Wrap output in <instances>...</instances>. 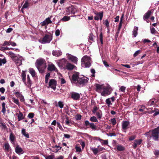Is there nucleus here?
Segmentation results:
<instances>
[{"label": "nucleus", "instance_id": "obj_15", "mask_svg": "<svg viewBox=\"0 0 159 159\" xmlns=\"http://www.w3.org/2000/svg\"><path fill=\"white\" fill-rule=\"evenodd\" d=\"M129 122L127 121H123L122 123V127L123 129L125 130L129 128Z\"/></svg>", "mask_w": 159, "mask_h": 159}, {"label": "nucleus", "instance_id": "obj_29", "mask_svg": "<svg viewBox=\"0 0 159 159\" xmlns=\"http://www.w3.org/2000/svg\"><path fill=\"white\" fill-rule=\"evenodd\" d=\"M29 71L33 77L35 76L36 73L34 70L32 68H30L29 69Z\"/></svg>", "mask_w": 159, "mask_h": 159}, {"label": "nucleus", "instance_id": "obj_45", "mask_svg": "<svg viewBox=\"0 0 159 159\" xmlns=\"http://www.w3.org/2000/svg\"><path fill=\"white\" fill-rule=\"evenodd\" d=\"M91 72L92 74L91 75V77L92 78L95 77V70L94 69H91Z\"/></svg>", "mask_w": 159, "mask_h": 159}, {"label": "nucleus", "instance_id": "obj_64", "mask_svg": "<svg viewBox=\"0 0 159 159\" xmlns=\"http://www.w3.org/2000/svg\"><path fill=\"white\" fill-rule=\"evenodd\" d=\"M156 30L154 28H151V32L152 34H155L156 33Z\"/></svg>", "mask_w": 159, "mask_h": 159}, {"label": "nucleus", "instance_id": "obj_32", "mask_svg": "<svg viewBox=\"0 0 159 159\" xmlns=\"http://www.w3.org/2000/svg\"><path fill=\"white\" fill-rule=\"evenodd\" d=\"M29 7V3L28 2L26 1L25 3L24 4L22 9H21V11L22 12H23V9L25 8H27Z\"/></svg>", "mask_w": 159, "mask_h": 159}, {"label": "nucleus", "instance_id": "obj_38", "mask_svg": "<svg viewBox=\"0 0 159 159\" xmlns=\"http://www.w3.org/2000/svg\"><path fill=\"white\" fill-rule=\"evenodd\" d=\"M70 18L69 16H64L61 19L63 21H66L70 20Z\"/></svg>", "mask_w": 159, "mask_h": 159}, {"label": "nucleus", "instance_id": "obj_60", "mask_svg": "<svg viewBox=\"0 0 159 159\" xmlns=\"http://www.w3.org/2000/svg\"><path fill=\"white\" fill-rule=\"evenodd\" d=\"M34 114L33 113H30L29 114L28 117L30 118H32L34 117Z\"/></svg>", "mask_w": 159, "mask_h": 159}, {"label": "nucleus", "instance_id": "obj_2", "mask_svg": "<svg viewBox=\"0 0 159 159\" xmlns=\"http://www.w3.org/2000/svg\"><path fill=\"white\" fill-rule=\"evenodd\" d=\"M35 65L39 71L41 73L44 72L46 67V61L42 58L38 59L36 61Z\"/></svg>", "mask_w": 159, "mask_h": 159}, {"label": "nucleus", "instance_id": "obj_17", "mask_svg": "<svg viewBox=\"0 0 159 159\" xmlns=\"http://www.w3.org/2000/svg\"><path fill=\"white\" fill-rule=\"evenodd\" d=\"M48 69L50 71H54L56 72L57 71V69L53 64H50L48 65Z\"/></svg>", "mask_w": 159, "mask_h": 159}, {"label": "nucleus", "instance_id": "obj_56", "mask_svg": "<svg viewBox=\"0 0 159 159\" xmlns=\"http://www.w3.org/2000/svg\"><path fill=\"white\" fill-rule=\"evenodd\" d=\"M111 121L113 125H115L116 123V120L115 118H114L112 119H111Z\"/></svg>", "mask_w": 159, "mask_h": 159}, {"label": "nucleus", "instance_id": "obj_55", "mask_svg": "<svg viewBox=\"0 0 159 159\" xmlns=\"http://www.w3.org/2000/svg\"><path fill=\"white\" fill-rule=\"evenodd\" d=\"M122 17L123 16L121 17L120 20V22L119 24V28H118V30H120V29L121 28V26H122Z\"/></svg>", "mask_w": 159, "mask_h": 159}, {"label": "nucleus", "instance_id": "obj_51", "mask_svg": "<svg viewBox=\"0 0 159 159\" xmlns=\"http://www.w3.org/2000/svg\"><path fill=\"white\" fill-rule=\"evenodd\" d=\"M100 40L101 43V44H103V35L102 33L101 32L99 35Z\"/></svg>", "mask_w": 159, "mask_h": 159}, {"label": "nucleus", "instance_id": "obj_35", "mask_svg": "<svg viewBox=\"0 0 159 159\" xmlns=\"http://www.w3.org/2000/svg\"><path fill=\"white\" fill-rule=\"evenodd\" d=\"M90 120L92 122H97L98 120L96 117L95 116H93L91 117L90 118Z\"/></svg>", "mask_w": 159, "mask_h": 159}, {"label": "nucleus", "instance_id": "obj_9", "mask_svg": "<svg viewBox=\"0 0 159 159\" xmlns=\"http://www.w3.org/2000/svg\"><path fill=\"white\" fill-rule=\"evenodd\" d=\"M57 82L55 80L52 79L50 80L49 82V87L55 90L56 89Z\"/></svg>", "mask_w": 159, "mask_h": 159}, {"label": "nucleus", "instance_id": "obj_57", "mask_svg": "<svg viewBox=\"0 0 159 159\" xmlns=\"http://www.w3.org/2000/svg\"><path fill=\"white\" fill-rule=\"evenodd\" d=\"M89 39L93 41V37L94 36L92 34H90L89 36Z\"/></svg>", "mask_w": 159, "mask_h": 159}, {"label": "nucleus", "instance_id": "obj_34", "mask_svg": "<svg viewBox=\"0 0 159 159\" xmlns=\"http://www.w3.org/2000/svg\"><path fill=\"white\" fill-rule=\"evenodd\" d=\"M89 127H90L93 130H96L97 128V127L93 123H90Z\"/></svg>", "mask_w": 159, "mask_h": 159}, {"label": "nucleus", "instance_id": "obj_52", "mask_svg": "<svg viewBox=\"0 0 159 159\" xmlns=\"http://www.w3.org/2000/svg\"><path fill=\"white\" fill-rule=\"evenodd\" d=\"M54 156L53 155H50L48 156L45 157L46 159H54Z\"/></svg>", "mask_w": 159, "mask_h": 159}, {"label": "nucleus", "instance_id": "obj_36", "mask_svg": "<svg viewBox=\"0 0 159 159\" xmlns=\"http://www.w3.org/2000/svg\"><path fill=\"white\" fill-rule=\"evenodd\" d=\"M98 140L100 141V142L102 145L103 144L107 145L108 143L107 140H104L100 139H98Z\"/></svg>", "mask_w": 159, "mask_h": 159}, {"label": "nucleus", "instance_id": "obj_43", "mask_svg": "<svg viewBox=\"0 0 159 159\" xmlns=\"http://www.w3.org/2000/svg\"><path fill=\"white\" fill-rule=\"evenodd\" d=\"M103 23L107 27H109V23L107 20H103Z\"/></svg>", "mask_w": 159, "mask_h": 159}, {"label": "nucleus", "instance_id": "obj_3", "mask_svg": "<svg viewBox=\"0 0 159 159\" xmlns=\"http://www.w3.org/2000/svg\"><path fill=\"white\" fill-rule=\"evenodd\" d=\"M159 126L152 131L150 130L149 132H147L145 135L148 136V137H152L154 140L157 141L159 138Z\"/></svg>", "mask_w": 159, "mask_h": 159}, {"label": "nucleus", "instance_id": "obj_54", "mask_svg": "<svg viewBox=\"0 0 159 159\" xmlns=\"http://www.w3.org/2000/svg\"><path fill=\"white\" fill-rule=\"evenodd\" d=\"M141 51L140 50H139L136 51L135 53H134L133 55V56L134 57H136L138 56L139 54H140Z\"/></svg>", "mask_w": 159, "mask_h": 159}, {"label": "nucleus", "instance_id": "obj_41", "mask_svg": "<svg viewBox=\"0 0 159 159\" xmlns=\"http://www.w3.org/2000/svg\"><path fill=\"white\" fill-rule=\"evenodd\" d=\"M12 99L13 102H14L15 103L18 105H19V102L18 99H16L14 98H12Z\"/></svg>", "mask_w": 159, "mask_h": 159}, {"label": "nucleus", "instance_id": "obj_39", "mask_svg": "<svg viewBox=\"0 0 159 159\" xmlns=\"http://www.w3.org/2000/svg\"><path fill=\"white\" fill-rule=\"evenodd\" d=\"M50 75V73H48L45 76V83H48V80L49 78Z\"/></svg>", "mask_w": 159, "mask_h": 159}, {"label": "nucleus", "instance_id": "obj_42", "mask_svg": "<svg viewBox=\"0 0 159 159\" xmlns=\"http://www.w3.org/2000/svg\"><path fill=\"white\" fill-rule=\"evenodd\" d=\"M153 108H150L148 109H147L148 110V111L147 112H145L144 113V114H146L147 112H148L149 114H152L154 112V110H153Z\"/></svg>", "mask_w": 159, "mask_h": 159}, {"label": "nucleus", "instance_id": "obj_5", "mask_svg": "<svg viewBox=\"0 0 159 159\" xmlns=\"http://www.w3.org/2000/svg\"><path fill=\"white\" fill-rule=\"evenodd\" d=\"M52 39V36L51 34H46L42 39L39 40V42L40 43L44 44L49 43Z\"/></svg>", "mask_w": 159, "mask_h": 159}, {"label": "nucleus", "instance_id": "obj_53", "mask_svg": "<svg viewBox=\"0 0 159 159\" xmlns=\"http://www.w3.org/2000/svg\"><path fill=\"white\" fill-rule=\"evenodd\" d=\"M58 105L59 107L61 108H62L63 107L64 104L63 102L61 101H59L58 102Z\"/></svg>", "mask_w": 159, "mask_h": 159}, {"label": "nucleus", "instance_id": "obj_11", "mask_svg": "<svg viewBox=\"0 0 159 159\" xmlns=\"http://www.w3.org/2000/svg\"><path fill=\"white\" fill-rule=\"evenodd\" d=\"M70 94L71 98L74 100H78L80 98V95L78 93L73 92Z\"/></svg>", "mask_w": 159, "mask_h": 159}, {"label": "nucleus", "instance_id": "obj_58", "mask_svg": "<svg viewBox=\"0 0 159 159\" xmlns=\"http://www.w3.org/2000/svg\"><path fill=\"white\" fill-rule=\"evenodd\" d=\"M46 21V22H47V24H48V25L49 24L51 23H52V21L51 20L50 18L48 17L45 20Z\"/></svg>", "mask_w": 159, "mask_h": 159}, {"label": "nucleus", "instance_id": "obj_49", "mask_svg": "<svg viewBox=\"0 0 159 159\" xmlns=\"http://www.w3.org/2000/svg\"><path fill=\"white\" fill-rule=\"evenodd\" d=\"M14 94L16 95L17 98H20L22 96V94L19 92H17L14 93Z\"/></svg>", "mask_w": 159, "mask_h": 159}, {"label": "nucleus", "instance_id": "obj_25", "mask_svg": "<svg viewBox=\"0 0 159 159\" xmlns=\"http://www.w3.org/2000/svg\"><path fill=\"white\" fill-rule=\"evenodd\" d=\"M151 11H148L146 12L143 16V19L145 20L146 19H148L149 18L151 14Z\"/></svg>", "mask_w": 159, "mask_h": 159}, {"label": "nucleus", "instance_id": "obj_13", "mask_svg": "<svg viewBox=\"0 0 159 159\" xmlns=\"http://www.w3.org/2000/svg\"><path fill=\"white\" fill-rule=\"evenodd\" d=\"M75 66L72 64L67 62L65 68L68 70H71L75 67Z\"/></svg>", "mask_w": 159, "mask_h": 159}, {"label": "nucleus", "instance_id": "obj_30", "mask_svg": "<svg viewBox=\"0 0 159 159\" xmlns=\"http://www.w3.org/2000/svg\"><path fill=\"white\" fill-rule=\"evenodd\" d=\"M21 133L23 135L25 136L27 138H29V135L27 133H26L25 130L24 129H22L21 130Z\"/></svg>", "mask_w": 159, "mask_h": 159}, {"label": "nucleus", "instance_id": "obj_61", "mask_svg": "<svg viewBox=\"0 0 159 159\" xmlns=\"http://www.w3.org/2000/svg\"><path fill=\"white\" fill-rule=\"evenodd\" d=\"M98 151L99 152L105 149L104 148L100 146H98Z\"/></svg>", "mask_w": 159, "mask_h": 159}, {"label": "nucleus", "instance_id": "obj_26", "mask_svg": "<svg viewBox=\"0 0 159 159\" xmlns=\"http://www.w3.org/2000/svg\"><path fill=\"white\" fill-rule=\"evenodd\" d=\"M116 148L117 150L119 151H123L125 149L124 147L120 145H117L116 146Z\"/></svg>", "mask_w": 159, "mask_h": 159}, {"label": "nucleus", "instance_id": "obj_63", "mask_svg": "<svg viewBox=\"0 0 159 159\" xmlns=\"http://www.w3.org/2000/svg\"><path fill=\"white\" fill-rule=\"evenodd\" d=\"M154 153L155 156L157 157L159 156V150H155L154 151Z\"/></svg>", "mask_w": 159, "mask_h": 159}, {"label": "nucleus", "instance_id": "obj_37", "mask_svg": "<svg viewBox=\"0 0 159 159\" xmlns=\"http://www.w3.org/2000/svg\"><path fill=\"white\" fill-rule=\"evenodd\" d=\"M5 102H3L2 104V112L4 114L6 111V110L5 108Z\"/></svg>", "mask_w": 159, "mask_h": 159}, {"label": "nucleus", "instance_id": "obj_46", "mask_svg": "<svg viewBox=\"0 0 159 159\" xmlns=\"http://www.w3.org/2000/svg\"><path fill=\"white\" fill-rule=\"evenodd\" d=\"M106 102L108 106H110L111 105H112V103H111L110 101V98H108L106 99Z\"/></svg>", "mask_w": 159, "mask_h": 159}, {"label": "nucleus", "instance_id": "obj_14", "mask_svg": "<svg viewBox=\"0 0 159 159\" xmlns=\"http://www.w3.org/2000/svg\"><path fill=\"white\" fill-rule=\"evenodd\" d=\"M80 76L79 73L76 72L74 73L72 76V81L77 82Z\"/></svg>", "mask_w": 159, "mask_h": 159}, {"label": "nucleus", "instance_id": "obj_18", "mask_svg": "<svg viewBox=\"0 0 159 159\" xmlns=\"http://www.w3.org/2000/svg\"><path fill=\"white\" fill-rule=\"evenodd\" d=\"M103 16V12H99L97 14V15L95 16L94 19L96 20H98L99 19L101 20H102Z\"/></svg>", "mask_w": 159, "mask_h": 159}, {"label": "nucleus", "instance_id": "obj_1", "mask_svg": "<svg viewBox=\"0 0 159 159\" xmlns=\"http://www.w3.org/2000/svg\"><path fill=\"white\" fill-rule=\"evenodd\" d=\"M96 91L101 94L103 96L109 95L111 93L112 89L110 86L107 84L105 86L104 84L100 85L97 84L95 85Z\"/></svg>", "mask_w": 159, "mask_h": 159}, {"label": "nucleus", "instance_id": "obj_6", "mask_svg": "<svg viewBox=\"0 0 159 159\" xmlns=\"http://www.w3.org/2000/svg\"><path fill=\"white\" fill-rule=\"evenodd\" d=\"M24 60L22 57L19 55H17L16 57L13 59V61L15 62L17 66H20L22 64V61Z\"/></svg>", "mask_w": 159, "mask_h": 159}, {"label": "nucleus", "instance_id": "obj_47", "mask_svg": "<svg viewBox=\"0 0 159 159\" xmlns=\"http://www.w3.org/2000/svg\"><path fill=\"white\" fill-rule=\"evenodd\" d=\"M4 147L5 150L8 151L10 148V145L8 143H5L4 144Z\"/></svg>", "mask_w": 159, "mask_h": 159}, {"label": "nucleus", "instance_id": "obj_19", "mask_svg": "<svg viewBox=\"0 0 159 159\" xmlns=\"http://www.w3.org/2000/svg\"><path fill=\"white\" fill-rule=\"evenodd\" d=\"M15 152L17 154L20 155L22 153L23 150L19 145H17L15 148Z\"/></svg>", "mask_w": 159, "mask_h": 159}, {"label": "nucleus", "instance_id": "obj_28", "mask_svg": "<svg viewBox=\"0 0 159 159\" xmlns=\"http://www.w3.org/2000/svg\"><path fill=\"white\" fill-rule=\"evenodd\" d=\"M138 28L137 27H135L133 31V35H134V37H136L138 34L137 31L138 30Z\"/></svg>", "mask_w": 159, "mask_h": 159}, {"label": "nucleus", "instance_id": "obj_44", "mask_svg": "<svg viewBox=\"0 0 159 159\" xmlns=\"http://www.w3.org/2000/svg\"><path fill=\"white\" fill-rule=\"evenodd\" d=\"M6 61L5 59L0 58V66L2 65V64H5Z\"/></svg>", "mask_w": 159, "mask_h": 159}, {"label": "nucleus", "instance_id": "obj_7", "mask_svg": "<svg viewBox=\"0 0 159 159\" xmlns=\"http://www.w3.org/2000/svg\"><path fill=\"white\" fill-rule=\"evenodd\" d=\"M66 56L68 59L75 64H77L78 58L74 56L69 53H67Z\"/></svg>", "mask_w": 159, "mask_h": 159}, {"label": "nucleus", "instance_id": "obj_33", "mask_svg": "<svg viewBox=\"0 0 159 159\" xmlns=\"http://www.w3.org/2000/svg\"><path fill=\"white\" fill-rule=\"evenodd\" d=\"M26 76V75L25 72H23L21 74V77L22 79V80L24 83L25 82Z\"/></svg>", "mask_w": 159, "mask_h": 159}, {"label": "nucleus", "instance_id": "obj_40", "mask_svg": "<svg viewBox=\"0 0 159 159\" xmlns=\"http://www.w3.org/2000/svg\"><path fill=\"white\" fill-rule=\"evenodd\" d=\"M8 53L10 55L12 59V60H13V59L15 58V57H16V56L15 54L11 52H8Z\"/></svg>", "mask_w": 159, "mask_h": 159}, {"label": "nucleus", "instance_id": "obj_62", "mask_svg": "<svg viewBox=\"0 0 159 159\" xmlns=\"http://www.w3.org/2000/svg\"><path fill=\"white\" fill-rule=\"evenodd\" d=\"M107 135L108 136H115L116 134L114 133H109L108 134H107Z\"/></svg>", "mask_w": 159, "mask_h": 159}, {"label": "nucleus", "instance_id": "obj_31", "mask_svg": "<svg viewBox=\"0 0 159 159\" xmlns=\"http://www.w3.org/2000/svg\"><path fill=\"white\" fill-rule=\"evenodd\" d=\"M90 149L93 152L95 155L97 154L98 152V148H91Z\"/></svg>", "mask_w": 159, "mask_h": 159}, {"label": "nucleus", "instance_id": "obj_24", "mask_svg": "<svg viewBox=\"0 0 159 159\" xmlns=\"http://www.w3.org/2000/svg\"><path fill=\"white\" fill-rule=\"evenodd\" d=\"M27 83H26V81L24 83L28 87H30L31 86V81L30 80V76L29 75H28L27 76Z\"/></svg>", "mask_w": 159, "mask_h": 159}, {"label": "nucleus", "instance_id": "obj_16", "mask_svg": "<svg viewBox=\"0 0 159 159\" xmlns=\"http://www.w3.org/2000/svg\"><path fill=\"white\" fill-rule=\"evenodd\" d=\"M142 141V140L141 139L135 140L133 145L134 148V149L136 148L139 145L141 144Z\"/></svg>", "mask_w": 159, "mask_h": 159}, {"label": "nucleus", "instance_id": "obj_59", "mask_svg": "<svg viewBox=\"0 0 159 159\" xmlns=\"http://www.w3.org/2000/svg\"><path fill=\"white\" fill-rule=\"evenodd\" d=\"M98 108L97 107H93V109L92 111L93 113L95 114V113L98 110Z\"/></svg>", "mask_w": 159, "mask_h": 159}, {"label": "nucleus", "instance_id": "obj_50", "mask_svg": "<svg viewBox=\"0 0 159 159\" xmlns=\"http://www.w3.org/2000/svg\"><path fill=\"white\" fill-rule=\"evenodd\" d=\"M90 123L88 120H86L85 121V125L86 127L87 128H89Z\"/></svg>", "mask_w": 159, "mask_h": 159}, {"label": "nucleus", "instance_id": "obj_21", "mask_svg": "<svg viewBox=\"0 0 159 159\" xmlns=\"http://www.w3.org/2000/svg\"><path fill=\"white\" fill-rule=\"evenodd\" d=\"M9 139L12 143L13 144H15L16 137L15 135L12 133H11L10 134Z\"/></svg>", "mask_w": 159, "mask_h": 159}, {"label": "nucleus", "instance_id": "obj_27", "mask_svg": "<svg viewBox=\"0 0 159 159\" xmlns=\"http://www.w3.org/2000/svg\"><path fill=\"white\" fill-rule=\"evenodd\" d=\"M95 115L97 116L98 119H101L102 116V111L100 110L97 111L95 113Z\"/></svg>", "mask_w": 159, "mask_h": 159}, {"label": "nucleus", "instance_id": "obj_23", "mask_svg": "<svg viewBox=\"0 0 159 159\" xmlns=\"http://www.w3.org/2000/svg\"><path fill=\"white\" fill-rule=\"evenodd\" d=\"M3 45H11L12 46H16V44L15 43L11 41H5L4 42Z\"/></svg>", "mask_w": 159, "mask_h": 159}, {"label": "nucleus", "instance_id": "obj_10", "mask_svg": "<svg viewBox=\"0 0 159 159\" xmlns=\"http://www.w3.org/2000/svg\"><path fill=\"white\" fill-rule=\"evenodd\" d=\"M75 11L76 10L75 8L72 6L66 8V13L67 15H69L70 13L75 14Z\"/></svg>", "mask_w": 159, "mask_h": 159}, {"label": "nucleus", "instance_id": "obj_4", "mask_svg": "<svg viewBox=\"0 0 159 159\" xmlns=\"http://www.w3.org/2000/svg\"><path fill=\"white\" fill-rule=\"evenodd\" d=\"M90 58L89 57L85 56L81 59L82 65L85 67H89L91 65Z\"/></svg>", "mask_w": 159, "mask_h": 159}, {"label": "nucleus", "instance_id": "obj_8", "mask_svg": "<svg viewBox=\"0 0 159 159\" xmlns=\"http://www.w3.org/2000/svg\"><path fill=\"white\" fill-rule=\"evenodd\" d=\"M88 80V79L86 78L85 79L84 76L80 75L78 79L77 82L80 84H83L87 83Z\"/></svg>", "mask_w": 159, "mask_h": 159}, {"label": "nucleus", "instance_id": "obj_20", "mask_svg": "<svg viewBox=\"0 0 159 159\" xmlns=\"http://www.w3.org/2000/svg\"><path fill=\"white\" fill-rule=\"evenodd\" d=\"M52 54L54 56L58 57L61 55L62 52L59 50H53Z\"/></svg>", "mask_w": 159, "mask_h": 159}, {"label": "nucleus", "instance_id": "obj_48", "mask_svg": "<svg viewBox=\"0 0 159 159\" xmlns=\"http://www.w3.org/2000/svg\"><path fill=\"white\" fill-rule=\"evenodd\" d=\"M154 112L155 113L153 114L154 116H155L159 114V111L158 109L154 108Z\"/></svg>", "mask_w": 159, "mask_h": 159}, {"label": "nucleus", "instance_id": "obj_12", "mask_svg": "<svg viewBox=\"0 0 159 159\" xmlns=\"http://www.w3.org/2000/svg\"><path fill=\"white\" fill-rule=\"evenodd\" d=\"M67 62V60L65 58L62 59L61 60L57 62L58 64L60 67H63Z\"/></svg>", "mask_w": 159, "mask_h": 159}, {"label": "nucleus", "instance_id": "obj_22", "mask_svg": "<svg viewBox=\"0 0 159 159\" xmlns=\"http://www.w3.org/2000/svg\"><path fill=\"white\" fill-rule=\"evenodd\" d=\"M16 116H17L18 121H20V120L23 119L25 117L23 116V113L20 111H19L18 113H16Z\"/></svg>", "mask_w": 159, "mask_h": 159}]
</instances>
